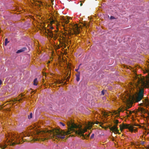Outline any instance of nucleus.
<instances>
[{"label":"nucleus","instance_id":"f257e3e1","mask_svg":"<svg viewBox=\"0 0 149 149\" xmlns=\"http://www.w3.org/2000/svg\"><path fill=\"white\" fill-rule=\"evenodd\" d=\"M94 123L89 122L84 129L81 128V126L77 125L73 123H69L68 124L69 128L68 130L65 132L64 130H46L42 132L43 136H45L48 134V136L45 138V139H47L51 138H54L56 139H63L65 138V135H68L74 132L76 134L84 137V133L87 131V129H91L94 125Z\"/></svg>","mask_w":149,"mask_h":149},{"label":"nucleus","instance_id":"f03ea898","mask_svg":"<svg viewBox=\"0 0 149 149\" xmlns=\"http://www.w3.org/2000/svg\"><path fill=\"white\" fill-rule=\"evenodd\" d=\"M134 83L136 86L139 89V91L135 98L136 102L141 100L144 96V88L147 87L148 86V82L146 80L141 77H136Z\"/></svg>","mask_w":149,"mask_h":149},{"label":"nucleus","instance_id":"7ed1b4c3","mask_svg":"<svg viewBox=\"0 0 149 149\" xmlns=\"http://www.w3.org/2000/svg\"><path fill=\"white\" fill-rule=\"evenodd\" d=\"M120 129L122 131L124 129H128L131 132L137 131V128L134 127L129 124L123 123L120 125Z\"/></svg>","mask_w":149,"mask_h":149},{"label":"nucleus","instance_id":"20e7f679","mask_svg":"<svg viewBox=\"0 0 149 149\" xmlns=\"http://www.w3.org/2000/svg\"><path fill=\"white\" fill-rule=\"evenodd\" d=\"M118 122L119 121L118 120H116L115 121L114 123L116 124V125H114L113 126L110 127L109 129L111 131L114 132L115 133L120 134L119 133V130H118L117 127V125L118 124Z\"/></svg>","mask_w":149,"mask_h":149},{"label":"nucleus","instance_id":"39448f33","mask_svg":"<svg viewBox=\"0 0 149 149\" xmlns=\"http://www.w3.org/2000/svg\"><path fill=\"white\" fill-rule=\"evenodd\" d=\"M143 102L145 105L149 106V100L148 98L145 99L144 101L143 100Z\"/></svg>","mask_w":149,"mask_h":149},{"label":"nucleus","instance_id":"423d86ee","mask_svg":"<svg viewBox=\"0 0 149 149\" xmlns=\"http://www.w3.org/2000/svg\"><path fill=\"white\" fill-rule=\"evenodd\" d=\"M76 29H73V31L74 34H77L79 33V30L78 26H76Z\"/></svg>","mask_w":149,"mask_h":149},{"label":"nucleus","instance_id":"0eeeda50","mask_svg":"<svg viewBox=\"0 0 149 149\" xmlns=\"http://www.w3.org/2000/svg\"><path fill=\"white\" fill-rule=\"evenodd\" d=\"M48 35L51 38H53V37L54 36V35L53 34V32L52 31L48 30Z\"/></svg>","mask_w":149,"mask_h":149},{"label":"nucleus","instance_id":"6e6552de","mask_svg":"<svg viewBox=\"0 0 149 149\" xmlns=\"http://www.w3.org/2000/svg\"><path fill=\"white\" fill-rule=\"evenodd\" d=\"M27 50V48L25 47H23L21 49H19L18 50H17L16 52L17 53H19L23 52H24V51H26Z\"/></svg>","mask_w":149,"mask_h":149},{"label":"nucleus","instance_id":"1a4fd4ad","mask_svg":"<svg viewBox=\"0 0 149 149\" xmlns=\"http://www.w3.org/2000/svg\"><path fill=\"white\" fill-rule=\"evenodd\" d=\"M76 80L77 81H79L80 80V72H78V73L76 74Z\"/></svg>","mask_w":149,"mask_h":149},{"label":"nucleus","instance_id":"9d476101","mask_svg":"<svg viewBox=\"0 0 149 149\" xmlns=\"http://www.w3.org/2000/svg\"><path fill=\"white\" fill-rule=\"evenodd\" d=\"M62 19L63 20V22L66 24H67L69 22V21L68 19H67L65 18H64L63 17H62Z\"/></svg>","mask_w":149,"mask_h":149},{"label":"nucleus","instance_id":"9b49d317","mask_svg":"<svg viewBox=\"0 0 149 149\" xmlns=\"http://www.w3.org/2000/svg\"><path fill=\"white\" fill-rule=\"evenodd\" d=\"M21 134V135H17V136H15V138H16L17 139H18L19 142V144H20L21 143V142L20 141V140H21L20 139H19V137L21 136V137H22V134Z\"/></svg>","mask_w":149,"mask_h":149},{"label":"nucleus","instance_id":"f8f14e48","mask_svg":"<svg viewBox=\"0 0 149 149\" xmlns=\"http://www.w3.org/2000/svg\"><path fill=\"white\" fill-rule=\"evenodd\" d=\"M55 31V33H53V34L54 35V36L53 37V38H54V39L55 40L58 37V35L56 33V31Z\"/></svg>","mask_w":149,"mask_h":149},{"label":"nucleus","instance_id":"ddd939ff","mask_svg":"<svg viewBox=\"0 0 149 149\" xmlns=\"http://www.w3.org/2000/svg\"><path fill=\"white\" fill-rule=\"evenodd\" d=\"M38 83V80L37 78H36L34 79L33 81V84L34 85L37 86Z\"/></svg>","mask_w":149,"mask_h":149},{"label":"nucleus","instance_id":"4468645a","mask_svg":"<svg viewBox=\"0 0 149 149\" xmlns=\"http://www.w3.org/2000/svg\"><path fill=\"white\" fill-rule=\"evenodd\" d=\"M49 20L50 21V24H53L55 22L54 21V19H52L51 17L49 18Z\"/></svg>","mask_w":149,"mask_h":149},{"label":"nucleus","instance_id":"2eb2a0df","mask_svg":"<svg viewBox=\"0 0 149 149\" xmlns=\"http://www.w3.org/2000/svg\"><path fill=\"white\" fill-rule=\"evenodd\" d=\"M56 83L58 84H63V80H58L57 81Z\"/></svg>","mask_w":149,"mask_h":149},{"label":"nucleus","instance_id":"dca6fc26","mask_svg":"<svg viewBox=\"0 0 149 149\" xmlns=\"http://www.w3.org/2000/svg\"><path fill=\"white\" fill-rule=\"evenodd\" d=\"M9 42V41H8L7 38H6L5 41V45L6 46Z\"/></svg>","mask_w":149,"mask_h":149},{"label":"nucleus","instance_id":"f3484780","mask_svg":"<svg viewBox=\"0 0 149 149\" xmlns=\"http://www.w3.org/2000/svg\"><path fill=\"white\" fill-rule=\"evenodd\" d=\"M103 115L104 116L105 118H107L108 116V114L106 112H104L103 113Z\"/></svg>","mask_w":149,"mask_h":149},{"label":"nucleus","instance_id":"a211bd4d","mask_svg":"<svg viewBox=\"0 0 149 149\" xmlns=\"http://www.w3.org/2000/svg\"><path fill=\"white\" fill-rule=\"evenodd\" d=\"M32 113H31L28 116V118L29 119H30L32 118Z\"/></svg>","mask_w":149,"mask_h":149},{"label":"nucleus","instance_id":"6ab92c4d","mask_svg":"<svg viewBox=\"0 0 149 149\" xmlns=\"http://www.w3.org/2000/svg\"><path fill=\"white\" fill-rule=\"evenodd\" d=\"M134 98V95H133L132 96V95H129V99H131V98Z\"/></svg>","mask_w":149,"mask_h":149},{"label":"nucleus","instance_id":"aec40b11","mask_svg":"<svg viewBox=\"0 0 149 149\" xmlns=\"http://www.w3.org/2000/svg\"><path fill=\"white\" fill-rule=\"evenodd\" d=\"M38 2L39 3V4H38L37 3H36V4H37V5H38L39 6H40L41 5H42V2L40 1H38Z\"/></svg>","mask_w":149,"mask_h":149},{"label":"nucleus","instance_id":"412c9836","mask_svg":"<svg viewBox=\"0 0 149 149\" xmlns=\"http://www.w3.org/2000/svg\"><path fill=\"white\" fill-rule=\"evenodd\" d=\"M133 127L134 126H140V127H141V126L139 125V124H137L136 123L134 124L133 125H132Z\"/></svg>","mask_w":149,"mask_h":149},{"label":"nucleus","instance_id":"4be33fe9","mask_svg":"<svg viewBox=\"0 0 149 149\" xmlns=\"http://www.w3.org/2000/svg\"><path fill=\"white\" fill-rule=\"evenodd\" d=\"M81 65V64H80L79 65V66H78V68L77 69H76V70H75V71H77V73H78V72H79V71H78V70L79 69L80 66Z\"/></svg>","mask_w":149,"mask_h":149},{"label":"nucleus","instance_id":"5701e85b","mask_svg":"<svg viewBox=\"0 0 149 149\" xmlns=\"http://www.w3.org/2000/svg\"><path fill=\"white\" fill-rule=\"evenodd\" d=\"M94 134H93L91 136L90 138L91 139H93L94 138Z\"/></svg>","mask_w":149,"mask_h":149},{"label":"nucleus","instance_id":"b1692460","mask_svg":"<svg viewBox=\"0 0 149 149\" xmlns=\"http://www.w3.org/2000/svg\"><path fill=\"white\" fill-rule=\"evenodd\" d=\"M70 76L69 75V76H68L67 78H66V81H68L69 79L70 78Z\"/></svg>","mask_w":149,"mask_h":149},{"label":"nucleus","instance_id":"393cba45","mask_svg":"<svg viewBox=\"0 0 149 149\" xmlns=\"http://www.w3.org/2000/svg\"><path fill=\"white\" fill-rule=\"evenodd\" d=\"M104 91L102 90L101 91V95H104Z\"/></svg>","mask_w":149,"mask_h":149},{"label":"nucleus","instance_id":"a878e982","mask_svg":"<svg viewBox=\"0 0 149 149\" xmlns=\"http://www.w3.org/2000/svg\"><path fill=\"white\" fill-rule=\"evenodd\" d=\"M60 124L63 126L65 125L64 123L61 122H60Z\"/></svg>","mask_w":149,"mask_h":149},{"label":"nucleus","instance_id":"bb28decb","mask_svg":"<svg viewBox=\"0 0 149 149\" xmlns=\"http://www.w3.org/2000/svg\"><path fill=\"white\" fill-rule=\"evenodd\" d=\"M54 22H57V23H58V21L56 19L55 17H54Z\"/></svg>","mask_w":149,"mask_h":149},{"label":"nucleus","instance_id":"cd10ccee","mask_svg":"<svg viewBox=\"0 0 149 149\" xmlns=\"http://www.w3.org/2000/svg\"><path fill=\"white\" fill-rule=\"evenodd\" d=\"M114 18H115L113 16H111L110 17V19H114Z\"/></svg>","mask_w":149,"mask_h":149},{"label":"nucleus","instance_id":"c85d7f7f","mask_svg":"<svg viewBox=\"0 0 149 149\" xmlns=\"http://www.w3.org/2000/svg\"><path fill=\"white\" fill-rule=\"evenodd\" d=\"M129 114H131L132 113V112H131V111H129ZM126 113H127V114H128V113L127 112H126Z\"/></svg>","mask_w":149,"mask_h":149},{"label":"nucleus","instance_id":"c756f323","mask_svg":"<svg viewBox=\"0 0 149 149\" xmlns=\"http://www.w3.org/2000/svg\"><path fill=\"white\" fill-rule=\"evenodd\" d=\"M146 72L148 73L149 75V69L146 70Z\"/></svg>","mask_w":149,"mask_h":149},{"label":"nucleus","instance_id":"7c9ffc66","mask_svg":"<svg viewBox=\"0 0 149 149\" xmlns=\"http://www.w3.org/2000/svg\"><path fill=\"white\" fill-rule=\"evenodd\" d=\"M144 104V103H143H143H141V104H140V105L141 106H143V105Z\"/></svg>","mask_w":149,"mask_h":149},{"label":"nucleus","instance_id":"2f4dec72","mask_svg":"<svg viewBox=\"0 0 149 149\" xmlns=\"http://www.w3.org/2000/svg\"><path fill=\"white\" fill-rule=\"evenodd\" d=\"M90 133H89L88 134L87 136V137H88L90 136Z\"/></svg>","mask_w":149,"mask_h":149},{"label":"nucleus","instance_id":"473e14b6","mask_svg":"<svg viewBox=\"0 0 149 149\" xmlns=\"http://www.w3.org/2000/svg\"><path fill=\"white\" fill-rule=\"evenodd\" d=\"M15 143H12V146H14L15 145Z\"/></svg>","mask_w":149,"mask_h":149},{"label":"nucleus","instance_id":"72a5a7b5","mask_svg":"<svg viewBox=\"0 0 149 149\" xmlns=\"http://www.w3.org/2000/svg\"><path fill=\"white\" fill-rule=\"evenodd\" d=\"M2 83V82L1 81V80H0V85H1V84Z\"/></svg>","mask_w":149,"mask_h":149},{"label":"nucleus","instance_id":"f704fd0d","mask_svg":"<svg viewBox=\"0 0 149 149\" xmlns=\"http://www.w3.org/2000/svg\"><path fill=\"white\" fill-rule=\"evenodd\" d=\"M51 29H54V28L52 26V27H51Z\"/></svg>","mask_w":149,"mask_h":149},{"label":"nucleus","instance_id":"c9c22d12","mask_svg":"<svg viewBox=\"0 0 149 149\" xmlns=\"http://www.w3.org/2000/svg\"><path fill=\"white\" fill-rule=\"evenodd\" d=\"M141 111H143H143H144V109H143V108H142V109H141Z\"/></svg>","mask_w":149,"mask_h":149},{"label":"nucleus","instance_id":"e433bc0d","mask_svg":"<svg viewBox=\"0 0 149 149\" xmlns=\"http://www.w3.org/2000/svg\"><path fill=\"white\" fill-rule=\"evenodd\" d=\"M120 111L123 112V110L122 109H120Z\"/></svg>","mask_w":149,"mask_h":149},{"label":"nucleus","instance_id":"4c0bfd02","mask_svg":"<svg viewBox=\"0 0 149 149\" xmlns=\"http://www.w3.org/2000/svg\"><path fill=\"white\" fill-rule=\"evenodd\" d=\"M80 6H82V3H81L80 4Z\"/></svg>","mask_w":149,"mask_h":149},{"label":"nucleus","instance_id":"58836bf2","mask_svg":"<svg viewBox=\"0 0 149 149\" xmlns=\"http://www.w3.org/2000/svg\"><path fill=\"white\" fill-rule=\"evenodd\" d=\"M64 24H62V25L63 26H64Z\"/></svg>","mask_w":149,"mask_h":149},{"label":"nucleus","instance_id":"ea45409f","mask_svg":"<svg viewBox=\"0 0 149 149\" xmlns=\"http://www.w3.org/2000/svg\"><path fill=\"white\" fill-rule=\"evenodd\" d=\"M1 149H4V148H3L2 147L1 148Z\"/></svg>","mask_w":149,"mask_h":149},{"label":"nucleus","instance_id":"a19ab883","mask_svg":"<svg viewBox=\"0 0 149 149\" xmlns=\"http://www.w3.org/2000/svg\"><path fill=\"white\" fill-rule=\"evenodd\" d=\"M64 79H65V77H64Z\"/></svg>","mask_w":149,"mask_h":149},{"label":"nucleus","instance_id":"79ce46f5","mask_svg":"<svg viewBox=\"0 0 149 149\" xmlns=\"http://www.w3.org/2000/svg\"><path fill=\"white\" fill-rule=\"evenodd\" d=\"M1 147H0V148H1Z\"/></svg>","mask_w":149,"mask_h":149}]
</instances>
